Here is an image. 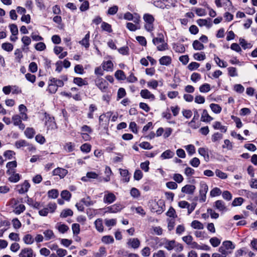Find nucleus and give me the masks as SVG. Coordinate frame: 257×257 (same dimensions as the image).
Segmentation results:
<instances>
[{
    "mask_svg": "<svg viewBox=\"0 0 257 257\" xmlns=\"http://www.w3.org/2000/svg\"><path fill=\"white\" fill-rule=\"evenodd\" d=\"M222 245L227 250L233 249L235 248V246L233 244L232 242L229 240H226L223 242Z\"/></svg>",
    "mask_w": 257,
    "mask_h": 257,
    "instance_id": "09e8293b",
    "label": "nucleus"
},
{
    "mask_svg": "<svg viewBox=\"0 0 257 257\" xmlns=\"http://www.w3.org/2000/svg\"><path fill=\"white\" fill-rule=\"evenodd\" d=\"M15 146L17 149H20L21 147L29 146V143L24 140H20L15 142Z\"/></svg>",
    "mask_w": 257,
    "mask_h": 257,
    "instance_id": "c03bdc74",
    "label": "nucleus"
},
{
    "mask_svg": "<svg viewBox=\"0 0 257 257\" xmlns=\"http://www.w3.org/2000/svg\"><path fill=\"white\" fill-rule=\"evenodd\" d=\"M222 138L223 135L217 132L212 135L211 140L213 142H216L218 141L221 140Z\"/></svg>",
    "mask_w": 257,
    "mask_h": 257,
    "instance_id": "69168bd1",
    "label": "nucleus"
},
{
    "mask_svg": "<svg viewBox=\"0 0 257 257\" xmlns=\"http://www.w3.org/2000/svg\"><path fill=\"white\" fill-rule=\"evenodd\" d=\"M59 192L57 189H52L48 192V196L49 198L55 199L58 197Z\"/></svg>",
    "mask_w": 257,
    "mask_h": 257,
    "instance_id": "de8ad7c7",
    "label": "nucleus"
},
{
    "mask_svg": "<svg viewBox=\"0 0 257 257\" xmlns=\"http://www.w3.org/2000/svg\"><path fill=\"white\" fill-rule=\"evenodd\" d=\"M2 48L6 51L11 52L13 50L14 46L12 44L7 42L2 44Z\"/></svg>",
    "mask_w": 257,
    "mask_h": 257,
    "instance_id": "49530a36",
    "label": "nucleus"
},
{
    "mask_svg": "<svg viewBox=\"0 0 257 257\" xmlns=\"http://www.w3.org/2000/svg\"><path fill=\"white\" fill-rule=\"evenodd\" d=\"M101 241L105 244H109L114 242V239L111 235H105L102 237Z\"/></svg>",
    "mask_w": 257,
    "mask_h": 257,
    "instance_id": "8fccbe9b",
    "label": "nucleus"
},
{
    "mask_svg": "<svg viewBox=\"0 0 257 257\" xmlns=\"http://www.w3.org/2000/svg\"><path fill=\"white\" fill-rule=\"evenodd\" d=\"M213 119V117L210 116L206 109H204L201 114V120L203 122H208Z\"/></svg>",
    "mask_w": 257,
    "mask_h": 257,
    "instance_id": "5701e85b",
    "label": "nucleus"
},
{
    "mask_svg": "<svg viewBox=\"0 0 257 257\" xmlns=\"http://www.w3.org/2000/svg\"><path fill=\"white\" fill-rule=\"evenodd\" d=\"M127 244L132 248L136 249L140 246V241L137 238H130L128 240Z\"/></svg>",
    "mask_w": 257,
    "mask_h": 257,
    "instance_id": "a211bd4d",
    "label": "nucleus"
},
{
    "mask_svg": "<svg viewBox=\"0 0 257 257\" xmlns=\"http://www.w3.org/2000/svg\"><path fill=\"white\" fill-rule=\"evenodd\" d=\"M228 75L231 77H235L238 75L237 69L235 67H230L227 68Z\"/></svg>",
    "mask_w": 257,
    "mask_h": 257,
    "instance_id": "6e6d98bb",
    "label": "nucleus"
},
{
    "mask_svg": "<svg viewBox=\"0 0 257 257\" xmlns=\"http://www.w3.org/2000/svg\"><path fill=\"white\" fill-rule=\"evenodd\" d=\"M72 229L74 235H77L80 231V225L78 223H73L72 225Z\"/></svg>",
    "mask_w": 257,
    "mask_h": 257,
    "instance_id": "bf43d9fd",
    "label": "nucleus"
},
{
    "mask_svg": "<svg viewBox=\"0 0 257 257\" xmlns=\"http://www.w3.org/2000/svg\"><path fill=\"white\" fill-rule=\"evenodd\" d=\"M192 228L197 229H203L204 228L203 224L198 220H193L191 224Z\"/></svg>",
    "mask_w": 257,
    "mask_h": 257,
    "instance_id": "37998d69",
    "label": "nucleus"
},
{
    "mask_svg": "<svg viewBox=\"0 0 257 257\" xmlns=\"http://www.w3.org/2000/svg\"><path fill=\"white\" fill-rule=\"evenodd\" d=\"M193 48L196 50H202L204 48V46L198 40H195L192 44Z\"/></svg>",
    "mask_w": 257,
    "mask_h": 257,
    "instance_id": "a18cd8bd",
    "label": "nucleus"
},
{
    "mask_svg": "<svg viewBox=\"0 0 257 257\" xmlns=\"http://www.w3.org/2000/svg\"><path fill=\"white\" fill-rule=\"evenodd\" d=\"M52 173L54 176H59L60 178H63L67 174L68 171L66 169L58 167L53 171Z\"/></svg>",
    "mask_w": 257,
    "mask_h": 257,
    "instance_id": "ddd939ff",
    "label": "nucleus"
},
{
    "mask_svg": "<svg viewBox=\"0 0 257 257\" xmlns=\"http://www.w3.org/2000/svg\"><path fill=\"white\" fill-rule=\"evenodd\" d=\"M197 24L200 27L206 26L207 28H210L212 26V24L210 22L208 23V20L206 19H198L197 21Z\"/></svg>",
    "mask_w": 257,
    "mask_h": 257,
    "instance_id": "58836bf2",
    "label": "nucleus"
},
{
    "mask_svg": "<svg viewBox=\"0 0 257 257\" xmlns=\"http://www.w3.org/2000/svg\"><path fill=\"white\" fill-rule=\"evenodd\" d=\"M196 189V187L193 185H186L181 189L183 193L187 194H193Z\"/></svg>",
    "mask_w": 257,
    "mask_h": 257,
    "instance_id": "4468645a",
    "label": "nucleus"
},
{
    "mask_svg": "<svg viewBox=\"0 0 257 257\" xmlns=\"http://www.w3.org/2000/svg\"><path fill=\"white\" fill-rule=\"evenodd\" d=\"M15 55V59L16 61L18 62H21L22 58L23 57V55L22 54V51L20 49H17L14 53Z\"/></svg>",
    "mask_w": 257,
    "mask_h": 257,
    "instance_id": "3c124183",
    "label": "nucleus"
},
{
    "mask_svg": "<svg viewBox=\"0 0 257 257\" xmlns=\"http://www.w3.org/2000/svg\"><path fill=\"white\" fill-rule=\"evenodd\" d=\"M214 207L220 211H225L227 210L224 202L221 200H218L214 202Z\"/></svg>",
    "mask_w": 257,
    "mask_h": 257,
    "instance_id": "dca6fc26",
    "label": "nucleus"
},
{
    "mask_svg": "<svg viewBox=\"0 0 257 257\" xmlns=\"http://www.w3.org/2000/svg\"><path fill=\"white\" fill-rule=\"evenodd\" d=\"M213 127L214 130H219L223 133H225L227 130V126L222 125L220 122L217 121L214 122Z\"/></svg>",
    "mask_w": 257,
    "mask_h": 257,
    "instance_id": "b1692460",
    "label": "nucleus"
},
{
    "mask_svg": "<svg viewBox=\"0 0 257 257\" xmlns=\"http://www.w3.org/2000/svg\"><path fill=\"white\" fill-rule=\"evenodd\" d=\"M61 196L66 201H69L71 197V194L68 190H63L61 193Z\"/></svg>",
    "mask_w": 257,
    "mask_h": 257,
    "instance_id": "5fc2aeb1",
    "label": "nucleus"
},
{
    "mask_svg": "<svg viewBox=\"0 0 257 257\" xmlns=\"http://www.w3.org/2000/svg\"><path fill=\"white\" fill-rule=\"evenodd\" d=\"M201 78V75L199 73L194 72L191 75L190 79L192 81L196 83L199 81Z\"/></svg>",
    "mask_w": 257,
    "mask_h": 257,
    "instance_id": "e2e57ef3",
    "label": "nucleus"
},
{
    "mask_svg": "<svg viewBox=\"0 0 257 257\" xmlns=\"http://www.w3.org/2000/svg\"><path fill=\"white\" fill-rule=\"evenodd\" d=\"M199 117V114L197 110H194V116L190 121L186 122L188 125L192 129L196 130L200 126V123L198 121Z\"/></svg>",
    "mask_w": 257,
    "mask_h": 257,
    "instance_id": "423d86ee",
    "label": "nucleus"
},
{
    "mask_svg": "<svg viewBox=\"0 0 257 257\" xmlns=\"http://www.w3.org/2000/svg\"><path fill=\"white\" fill-rule=\"evenodd\" d=\"M55 228L61 233H65L69 229V227L67 225L60 222L57 223Z\"/></svg>",
    "mask_w": 257,
    "mask_h": 257,
    "instance_id": "4be33fe9",
    "label": "nucleus"
},
{
    "mask_svg": "<svg viewBox=\"0 0 257 257\" xmlns=\"http://www.w3.org/2000/svg\"><path fill=\"white\" fill-rule=\"evenodd\" d=\"M143 20L145 22L144 28L145 30L151 32L154 30L155 18L154 16L150 14H145L143 16Z\"/></svg>",
    "mask_w": 257,
    "mask_h": 257,
    "instance_id": "7ed1b4c3",
    "label": "nucleus"
},
{
    "mask_svg": "<svg viewBox=\"0 0 257 257\" xmlns=\"http://www.w3.org/2000/svg\"><path fill=\"white\" fill-rule=\"evenodd\" d=\"M95 85L102 92H107L108 88V83L106 80L101 77H97L95 80Z\"/></svg>",
    "mask_w": 257,
    "mask_h": 257,
    "instance_id": "20e7f679",
    "label": "nucleus"
},
{
    "mask_svg": "<svg viewBox=\"0 0 257 257\" xmlns=\"http://www.w3.org/2000/svg\"><path fill=\"white\" fill-rule=\"evenodd\" d=\"M210 90V85L208 83H204L199 87V90L201 92L206 93Z\"/></svg>",
    "mask_w": 257,
    "mask_h": 257,
    "instance_id": "680f3d73",
    "label": "nucleus"
},
{
    "mask_svg": "<svg viewBox=\"0 0 257 257\" xmlns=\"http://www.w3.org/2000/svg\"><path fill=\"white\" fill-rule=\"evenodd\" d=\"M160 207L158 204L156 202H153L150 205V209L152 212H156L160 214L162 212V209H159Z\"/></svg>",
    "mask_w": 257,
    "mask_h": 257,
    "instance_id": "a878e982",
    "label": "nucleus"
},
{
    "mask_svg": "<svg viewBox=\"0 0 257 257\" xmlns=\"http://www.w3.org/2000/svg\"><path fill=\"white\" fill-rule=\"evenodd\" d=\"M91 146L87 143H85L81 145L80 150L82 152L88 153L90 152Z\"/></svg>",
    "mask_w": 257,
    "mask_h": 257,
    "instance_id": "4d7b16f0",
    "label": "nucleus"
},
{
    "mask_svg": "<svg viewBox=\"0 0 257 257\" xmlns=\"http://www.w3.org/2000/svg\"><path fill=\"white\" fill-rule=\"evenodd\" d=\"M23 240L26 244H32L34 242V238L30 234H26L23 237Z\"/></svg>",
    "mask_w": 257,
    "mask_h": 257,
    "instance_id": "7c9ffc66",
    "label": "nucleus"
},
{
    "mask_svg": "<svg viewBox=\"0 0 257 257\" xmlns=\"http://www.w3.org/2000/svg\"><path fill=\"white\" fill-rule=\"evenodd\" d=\"M48 83L47 91L52 94L56 93L59 87H63L64 85L62 80L54 77H50Z\"/></svg>",
    "mask_w": 257,
    "mask_h": 257,
    "instance_id": "f257e3e1",
    "label": "nucleus"
},
{
    "mask_svg": "<svg viewBox=\"0 0 257 257\" xmlns=\"http://www.w3.org/2000/svg\"><path fill=\"white\" fill-rule=\"evenodd\" d=\"M122 209V206L120 204H115L107 208V212L109 213H117Z\"/></svg>",
    "mask_w": 257,
    "mask_h": 257,
    "instance_id": "2eb2a0df",
    "label": "nucleus"
},
{
    "mask_svg": "<svg viewBox=\"0 0 257 257\" xmlns=\"http://www.w3.org/2000/svg\"><path fill=\"white\" fill-rule=\"evenodd\" d=\"M247 198L251 199L257 204V192H252L249 191H245Z\"/></svg>",
    "mask_w": 257,
    "mask_h": 257,
    "instance_id": "f704fd0d",
    "label": "nucleus"
},
{
    "mask_svg": "<svg viewBox=\"0 0 257 257\" xmlns=\"http://www.w3.org/2000/svg\"><path fill=\"white\" fill-rule=\"evenodd\" d=\"M175 241L174 240H167L165 242V247L168 250H172L175 246Z\"/></svg>",
    "mask_w": 257,
    "mask_h": 257,
    "instance_id": "79ce46f5",
    "label": "nucleus"
},
{
    "mask_svg": "<svg viewBox=\"0 0 257 257\" xmlns=\"http://www.w3.org/2000/svg\"><path fill=\"white\" fill-rule=\"evenodd\" d=\"M120 174L123 177L122 181L124 182H128L130 181V175L128 171L125 169H119Z\"/></svg>",
    "mask_w": 257,
    "mask_h": 257,
    "instance_id": "cd10ccee",
    "label": "nucleus"
},
{
    "mask_svg": "<svg viewBox=\"0 0 257 257\" xmlns=\"http://www.w3.org/2000/svg\"><path fill=\"white\" fill-rule=\"evenodd\" d=\"M159 61L161 65L169 66L172 63V58L169 56H164L160 58Z\"/></svg>",
    "mask_w": 257,
    "mask_h": 257,
    "instance_id": "aec40b11",
    "label": "nucleus"
},
{
    "mask_svg": "<svg viewBox=\"0 0 257 257\" xmlns=\"http://www.w3.org/2000/svg\"><path fill=\"white\" fill-rule=\"evenodd\" d=\"M43 234L44 235V238L45 240H49L53 239L55 238V235L52 230L47 229L43 231Z\"/></svg>",
    "mask_w": 257,
    "mask_h": 257,
    "instance_id": "6ab92c4d",
    "label": "nucleus"
},
{
    "mask_svg": "<svg viewBox=\"0 0 257 257\" xmlns=\"http://www.w3.org/2000/svg\"><path fill=\"white\" fill-rule=\"evenodd\" d=\"M10 175L11 176L9 177L8 180L11 182L17 183L21 179V175L18 173H15V172Z\"/></svg>",
    "mask_w": 257,
    "mask_h": 257,
    "instance_id": "c756f323",
    "label": "nucleus"
},
{
    "mask_svg": "<svg viewBox=\"0 0 257 257\" xmlns=\"http://www.w3.org/2000/svg\"><path fill=\"white\" fill-rule=\"evenodd\" d=\"M101 28L102 30L106 31L108 33H111L112 31L111 25L105 22H103L101 23Z\"/></svg>",
    "mask_w": 257,
    "mask_h": 257,
    "instance_id": "603ef678",
    "label": "nucleus"
},
{
    "mask_svg": "<svg viewBox=\"0 0 257 257\" xmlns=\"http://www.w3.org/2000/svg\"><path fill=\"white\" fill-rule=\"evenodd\" d=\"M114 76L118 80H124L126 79V76L122 70H117L114 73Z\"/></svg>",
    "mask_w": 257,
    "mask_h": 257,
    "instance_id": "473e14b6",
    "label": "nucleus"
},
{
    "mask_svg": "<svg viewBox=\"0 0 257 257\" xmlns=\"http://www.w3.org/2000/svg\"><path fill=\"white\" fill-rule=\"evenodd\" d=\"M30 187V184L27 180H25L22 184L16 186V191L21 194L27 192Z\"/></svg>",
    "mask_w": 257,
    "mask_h": 257,
    "instance_id": "0eeeda50",
    "label": "nucleus"
},
{
    "mask_svg": "<svg viewBox=\"0 0 257 257\" xmlns=\"http://www.w3.org/2000/svg\"><path fill=\"white\" fill-rule=\"evenodd\" d=\"M116 197L115 195L108 191L104 192L103 202L106 204H111L115 201Z\"/></svg>",
    "mask_w": 257,
    "mask_h": 257,
    "instance_id": "6e6552de",
    "label": "nucleus"
},
{
    "mask_svg": "<svg viewBox=\"0 0 257 257\" xmlns=\"http://www.w3.org/2000/svg\"><path fill=\"white\" fill-rule=\"evenodd\" d=\"M12 119L14 125L16 126H17L19 123L22 122L21 116L18 114L13 115Z\"/></svg>",
    "mask_w": 257,
    "mask_h": 257,
    "instance_id": "338daca9",
    "label": "nucleus"
},
{
    "mask_svg": "<svg viewBox=\"0 0 257 257\" xmlns=\"http://www.w3.org/2000/svg\"><path fill=\"white\" fill-rule=\"evenodd\" d=\"M75 145L71 142H68L65 144L64 149L68 152H72L74 150Z\"/></svg>",
    "mask_w": 257,
    "mask_h": 257,
    "instance_id": "864d4df0",
    "label": "nucleus"
},
{
    "mask_svg": "<svg viewBox=\"0 0 257 257\" xmlns=\"http://www.w3.org/2000/svg\"><path fill=\"white\" fill-rule=\"evenodd\" d=\"M174 153L170 150H167L164 152L161 155V158L162 159H170L174 156Z\"/></svg>",
    "mask_w": 257,
    "mask_h": 257,
    "instance_id": "2f4dec72",
    "label": "nucleus"
},
{
    "mask_svg": "<svg viewBox=\"0 0 257 257\" xmlns=\"http://www.w3.org/2000/svg\"><path fill=\"white\" fill-rule=\"evenodd\" d=\"M211 244L213 247L218 246L220 243V240L216 237H213L210 239L209 240Z\"/></svg>",
    "mask_w": 257,
    "mask_h": 257,
    "instance_id": "774afa93",
    "label": "nucleus"
},
{
    "mask_svg": "<svg viewBox=\"0 0 257 257\" xmlns=\"http://www.w3.org/2000/svg\"><path fill=\"white\" fill-rule=\"evenodd\" d=\"M16 153L14 151L11 150H7L4 153V156L8 160H11L15 155Z\"/></svg>",
    "mask_w": 257,
    "mask_h": 257,
    "instance_id": "052dcab7",
    "label": "nucleus"
},
{
    "mask_svg": "<svg viewBox=\"0 0 257 257\" xmlns=\"http://www.w3.org/2000/svg\"><path fill=\"white\" fill-rule=\"evenodd\" d=\"M73 215V211L70 209H65L62 211L60 217L61 218H66L68 216H72Z\"/></svg>",
    "mask_w": 257,
    "mask_h": 257,
    "instance_id": "c9c22d12",
    "label": "nucleus"
},
{
    "mask_svg": "<svg viewBox=\"0 0 257 257\" xmlns=\"http://www.w3.org/2000/svg\"><path fill=\"white\" fill-rule=\"evenodd\" d=\"M35 134V131L32 127H28L25 131V135L29 139H32Z\"/></svg>",
    "mask_w": 257,
    "mask_h": 257,
    "instance_id": "ea45409f",
    "label": "nucleus"
},
{
    "mask_svg": "<svg viewBox=\"0 0 257 257\" xmlns=\"http://www.w3.org/2000/svg\"><path fill=\"white\" fill-rule=\"evenodd\" d=\"M198 153L200 155L204 157V160L206 161H209V156L208 154V150L207 149H205L204 148H200L198 149Z\"/></svg>",
    "mask_w": 257,
    "mask_h": 257,
    "instance_id": "393cba45",
    "label": "nucleus"
},
{
    "mask_svg": "<svg viewBox=\"0 0 257 257\" xmlns=\"http://www.w3.org/2000/svg\"><path fill=\"white\" fill-rule=\"evenodd\" d=\"M33 249L31 247H25L21 249L19 257H35Z\"/></svg>",
    "mask_w": 257,
    "mask_h": 257,
    "instance_id": "1a4fd4ad",
    "label": "nucleus"
},
{
    "mask_svg": "<svg viewBox=\"0 0 257 257\" xmlns=\"http://www.w3.org/2000/svg\"><path fill=\"white\" fill-rule=\"evenodd\" d=\"M153 44L157 46V49L158 51H163L168 49V45L165 42L164 37L163 34L159 33L158 37L153 39Z\"/></svg>",
    "mask_w": 257,
    "mask_h": 257,
    "instance_id": "f03ea898",
    "label": "nucleus"
},
{
    "mask_svg": "<svg viewBox=\"0 0 257 257\" xmlns=\"http://www.w3.org/2000/svg\"><path fill=\"white\" fill-rule=\"evenodd\" d=\"M17 166V162L16 161H13L8 162L6 165V167L8 168L7 174L10 175L12 173L15 172V170L13 169L16 168Z\"/></svg>",
    "mask_w": 257,
    "mask_h": 257,
    "instance_id": "f3484780",
    "label": "nucleus"
},
{
    "mask_svg": "<svg viewBox=\"0 0 257 257\" xmlns=\"http://www.w3.org/2000/svg\"><path fill=\"white\" fill-rule=\"evenodd\" d=\"M123 18L127 21H133L134 23H140L141 22L140 17L137 14H135L134 16L130 12H126L124 14Z\"/></svg>",
    "mask_w": 257,
    "mask_h": 257,
    "instance_id": "9b49d317",
    "label": "nucleus"
},
{
    "mask_svg": "<svg viewBox=\"0 0 257 257\" xmlns=\"http://www.w3.org/2000/svg\"><path fill=\"white\" fill-rule=\"evenodd\" d=\"M141 96L144 99H148L151 101L155 99V96L147 89H142L140 92Z\"/></svg>",
    "mask_w": 257,
    "mask_h": 257,
    "instance_id": "f8f14e48",
    "label": "nucleus"
},
{
    "mask_svg": "<svg viewBox=\"0 0 257 257\" xmlns=\"http://www.w3.org/2000/svg\"><path fill=\"white\" fill-rule=\"evenodd\" d=\"M214 60L219 67L225 68L227 66V64L226 62L221 60L218 56L215 55H214Z\"/></svg>",
    "mask_w": 257,
    "mask_h": 257,
    "instance_id": "4c0bfd02",
    "label": "nucleus"
},
{
    "mask_svg": "<svg viewBox=\"0 0 257 257\" xmlns=\"http://www.w3.org/2000/svg\"><path fill=\"white\" fill-rule=\"evenodd\" d=\"M239 44L244 49L250 48L252 47L251 44L247 43L244 39H239Z\"/></svg>",
    "mask_w": 257,
    "mask_h": 257,
    "instance_id": "13d9d810",
    "label": "nucleus"
},
{
    "mask_svg": "<svg viewBox=\"0 0 257 257\" xmlns=\"http://www.w3.org/2000/svg\"><path fill=\"white\" fill-rule=\"evenodd\" d=\"M126 27L131 31H135L140 29V23H127Z\"/></svg>",
    "mask_w": 257,
    "mask_h": 257,
    "instance_id": "c85d7f7f",
    "label": "nucleus"
},
{
    "mask_svg": "<svg viewBox=\"0 0 257 257\" xmlns=\"http://www.w3.org/2000/svg\"><path fill=\"white\" fill-rule=\"evenodd\" d=\"M210 107L212 111L215 113H219L221 110V107L218 104L211 103L210 104Z\"/></svg>",
    "mask_w": 257,
    "mask_h": 257,
    "instance_id": "a19ab883",
    "label": "nucleus"
},
{
    "mask_svg": "<svg viewBox=\"0 0 257 257\" xmlns=\"http://www.w3.org/2000/svg\"><path fill=\"white\" fill-rule=\"evenodd\" d=\"M57 208V205L55 203L50 202L47 205V207L44 208L39 211V214L42 216H46L50 212L54 213Z\"/></svg>",
    "mask_w": 257,
    "mask_h": 257,
    "instance_id": "39448f33",
    "label": "nucleus"
},
{
    "mask_svg": "<svg viewBox=\"0 0 257 257\" xmlns=\"http://www.w3.org/2000/svg\"><path fill=\"white\" fill-rule=\"evenodd\" d=\"M89 38L90 34L88 32L85 36L84 38L81 41H79V44L82 46H84L86 49H87L90 45L89 44Z\"/></svg>",
    "mask_w": 257,
    "mask_h": 257,
    "instance_id": "412c9836",
    "label": "nucleus"
},
{
    "mask_svg": "<svg viewBox=\"0 0 257 257\" xmlns=\"http://www.w3.org/2000/svg\"><path fill=\"white\" fill-rule=\"evenodd\" d=\"M221 190L217 187H215L210 191V195L211 197L219 196L221 194Z\"/></svg>",
    "mask_w": 257,
    "mask_h": 257,
    "instance_id": "0e129e2a",
    "label": "nucleus"
},
{
    "mask_svg": "<svg viewBox=\"0 0 257 257\" xmlns=\"http://www.w3.org/2000/svg\"><path fill=\"white\" fill-rule=\"evenodd\" d=\"M96 229L99 232H102L103 231V226L102 223V219L98 218L94 222Z\"/></svg>",
    "mask_w": 257,
    "mask_h": 257,
    "instance_id": "e433bc0d",
    "label": "nucleus"
},
{
    "mask_svg": "<svg viewBox=\"0 0 257 257\" xmlns=\"http://www.w3.org/2000/svg\"><path fill=\"white\" fill-rule=\"evenodd\" d=\"M113 64L110 60L107 61L102 64V68L107 71H112Z\"/></svg>",
    "mask_w": 257,
    "mask_h": 257,
    "instance_id": "72a5a7b5",
    "label": "nucleus"
},
{
    "mask_svg": "<svg viewBox=\"0 0 257 257\" xmlns=\"http://www.w3.org/2000/svg\"><path fill=\"white\" fill-rule=\"evenodd\" d=\"M73 83L79 86H82L88 84L87 81L81 77H75L73 79Z\"/></svg>",
    "mask_w": 257,
    "mask_h": 257,
    "instance_id": "bb28decb",
    "label": "nucleus"
},
{
    "mask_svg": "<svg viewBox=\"0 0 257 257\" xmlns=\"http://www.w3.org/2000/svg\"><path fill=\"white\" fill-rule=\"evenodd\" d=\"M56 123L54 121V118L51 117L50 115H45V125L47 130H53L56 127Z\"/></svg>",
    "mask_w": 257,
    "mask_h": 257,
    "instance_id": "9d476101",
    "label": "nucleus"
}]
</instances>
